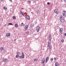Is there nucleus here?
Wrapping results in <instances>:
<instances>
[{
    "mask_svg": "<svg viewBox=\"0 0 66 66\" xmlns=\"http://www.w3.org/2000/svg\"><path fill=\"white\" fill-rule=\"evenodd\" d=\"M6 36L7 37H10L11 35V34L10 33H7L6 35Z\"/></svg>",
    "mask_w": 66,
    "mask_h": 66,
    "instance_id": "nucleus-10",
    "label": "nucleus"
},
{
    "mask_svg": "<svg viewBox=\"0 0 66 66\" xmlns=\"http://www.w3.org/2000/svg\"><path fill=\"white\" fill-rule=\"evenodd\" d=\"M1 64H0V66H1Z\"/></svg>",
    "mask_w": 66,
    "mask_h": 66,
    "instance_id": "nucleus-43",
    "label": "nucleus"
},
{
    "mask_svg": "<svg viewBox=\"0 0 66 66\" xmlns=\"http://www.w3.org/2000/svg\"><path fill=\"white\" fill-rule=\"evenodd\" d=\"M3 62H4L5 63H6L7 62V59H6L4 58L2 60Z\"/></svg>",
    "mask_w": 66,
    "mask_h": 66,
    "instance_id": "nucleus-7",
    "label": "nucleus"
},
{
    "mask_svg": "<svg viewBox=\"0 0 66 66\" xmlns=\"http://www.w3.org/2000/svg\"><path fill=\"white\" fill-rule=\"evenodd\" d=\"M3 9L5 10H7V8H6V7H4Z\"/></svg>",
    "mask_w": 66,
    "mask_h": 66,
    "instance_id": "nucleus-24",
    "label": "nucleus"
},
{
    "mask_svg": "<svg viewBox=\"0 0 66 66\" xmlns=\"http://www.w3.org/2000/svg\"><path fill=\"white\" fill-rule=\"evenodd\" d=\"M16 57H17V58H18L19 56L18 55H16Z\"/></svg>",
    "mask_w": 66,
    "mask_h": 66,
    "instance_id": "nucleus-27",
    "label": "nucleus"
},
{
    "mask_svg": "<svg viewBox=\"0 0 66 66\" xmlns=\"http://www.w3.org/2000/svg\"><path fill=\"white\" fill-rule=\"evenodd\" d=\"M60 20L61 22L63 23V22H64V18H63V16L62 15H60Z\"/></svg>",
    "mask_w": 66,
    "mask_h": 66,
    "instance_id": "nucleus-2",
    "label": "nucleus"
},
{
    "mask_svg": "<svg viewBox=\"0 0 66 66\" xmlns=\"http://www.w3.org/2000/svg\"><path fill=\"white\" fill-rule=\"evenodd\" d=\"M1 51H3L4 50V48L3 47H1L0 48Z\"/></svg>",
    "mask_w": 66,
    "mask_h": 66,
    "instance_id": "nucleus-19",
    "label": "nucleus"
},
{
    "mask_svg": "<svg viewBox=\"0 0 66 66\" xmlns=\"http://www.w3.org/2000/svg\"><path fill=\"white\" fill-rule=\"evenodd\" d=\"M6 24H5L4 25V26H5V27H6Z\"/></svg>",
    "mask_w": 66,
    "mask_h": 66,
    "instance_id": "nucleus-39",
    "label": "nucleus"
},
{
    "mask_svg": "<svg viewBox=\"0 0 66 66\" xmlns=\"http://www.w3.org/2000/svg\"><path fill=\"white\" fill-rule=\"evenodd\" d=\"M36 30L37 32H39V30H40V27L39 26H37Z\"/></svg>",
    "mask_w": 66,
    "mask_h": 66,
    "instance_id": "nucleus-5",
    "label": "nucleus"
},
{
    "mask_svg": "<svg viewBox=\"0 0 66 66\" xmlns=\"http://www.w3.org/2000/svg\"><path fill=\"white\" fill-rule=\"evenodd\" d=\"M64 17L66 16V11H63V12L62 13Z\"/></svg>",
    "mask_w": 66,
    "mask_h": 66,
    "instance_id": "nucleus-4",
    "label": "nucleus"
},
{
    "mask_svg": "<svg viewBox=\"0 0 66 66\" xmlns=\"http://www.w3.org/2000/svg\"><path fill=\"white\" fill-rule=\"evenodd\" d=\"M33 3H35V1H33Z\"/></svg>",
    "mask_w": 66,
    "mask_h": 66,
    "instance_id": "nucleus-37",
    "label": "nucleus"
},
{
    "mask_svg": "<svg viewBox=\"0 0 66 66\" xmlns=\"http://www.w3.org/2000/svg\"><path fill=\"white\" fill-rule=\"evenodd\" d=\"M15 26L16 28H17L18 27V25L17 24H16L15 25Z\"/></svg>",
    "mask_w": 66,
    "mask_h": 66,
    "instance_id": "nucleus-16",
    "label": "nucleus"
},
{
    "mask_svg": "<svg viewBox=\"0 0 66 66\" xmlns=\"http://www.w3.org/2000/svg\"><path fill=\"white\" fill-rule=\"evenodd\" d=\"M50 4V3L47 2V4H48V5H49V4Z\"/></svg>",
    "mask_w": 66,
    "mask_h": 66,
    "instance_id": "nucleus-30",
    "label": "nucleus"
},
{
    "mask_svg": "<svg viewBox=\"0 0 66 66\" xmlns=\"http://www.w3.org/2000/svg\"><path fill=\"white\" fill-rule=\"evenodd\" d=\"M51 35H50L48 37V39L50 41H51Z\"/></svg>",
    "mask_w": 66,
    "mask_h": 66,
    "instance_id": "nucleus-8",
    "label": "nucleus"
},
{
    "mask_svg": "<svg viewBox=\"0 0 66 66\" xmlns=\"http://www.w3.org/2000/svg\"><path fill=\"white\" fill-rule=\"evenodd\" d=\"M19 53H20L19 52H17V54H19Z\"/></svg>",
    "mask_w": 66,
    "mask_h": 66,
    "instance_id": "nucleus-31",
    "label": "nucleus"
},
{
    "mask_svg": "<svg viewBox=\"0 0 66 66\" xmlns=\"http://www.w3.org/2000/svg\"><path fill=\"white\" fill-rule=\"evenodd\" d=\"M64 36H66V33H65L64 34Z\"/></svg>",
    "mask_w": 66,
    "mask_h": 66,
    "instance_id": "nucleus-34",
    "label": "nucleus"
},
{
    "mask_svg": "<svg viewBox=\"0 0 66 66\" xmlns=\"http://www.w3.org/2000/svg\"><path fill=\"white\" fill-rule=\"evenodd\" d=\"M22 15L23 16H24V15H25V14L24 13H23V12H22Z\"/></svg>",
    "mask_w": 66,
    "mask_h": 66,
    "instance_id": "nucleus-21",
    "label": "nucleus"
},
{
    "mask_svg": "<svg viewBox=\"0 0 66 66\" xmlns=\"http://www.w3.org/2000/svg\"><path fill=\"white\" fill-rule=\"evenodd\" d=\"M61 42L62 43H63V42H64V39H62L61 40Z\"/></svg>",
    "mask_w": 66,
    "mask_h": 66,
    "instance_id": "nucleus-23",
    "label": "nucleus"
},
{
    "mask_svg": "<svg viewBox=\"0 0 66 66\" xmlns=\"http://www.w3.org/2000/svg\"><path fill=\"white\" fill-rule=\"evenodd\" d=\"M3 0H1V1H2Z\"/></svg>",
    "mask_w": 66,
    "mask_h": 66,
    "instance_id": "nucleus-42",
    "label": "nucleus"
},
{
    "mask_svg": "<svg viewBox=\"0 0 66 66\" xmlns=\"http://www.w3.org/2000/svg\"><path fill=\"white\" fill-rule=\"evenodd\" d=\"M64 2H66V0H64Z\"/></svg>",
    "mask_w": 66,
    "mask_h": 66,
    "instance_id": "nucleus-35",
    "label": "nucleus"
},
{
    "mask_svg": "<svg viewBox=\"0 0 66 66\" xmlns=\"http://www.w3.org/2000/svg\"><path fill=\"white\" fill-rule=\"evenodd\" d=\"M9 1H12V0H9Z\"/></svg>",
    "mask_w": 66,
    "mask_h": 66,
    "instance_id": "nucleus-41",
    "label": "nucleus"
},
{
    "mask_svg": "<svg viewBox=\"0 0 66 66\" xmlns=\"http://www.w3.org/2000/svg\"><path fill=\"white\" fill-rule=\"evenodd\" d=\"M31 1H28V2H29V3H31Z\"/></svg>",
    "mask_w": 66,
    "mask_h": 66,
    "instance_id": "nucleus-32",
    "label": "nucleus"
},
{
    "mask_svg": "<svg viewBox=\"0 0 66 66\" xmlns=\"http://www.w3.org/2000/svg\"><path fill=\"white\" fill-rule=\"evenodd\" d=\"M14 41H15H15H16V39H14Z\"/></svg>",
    "mask_w": 66,
    "mask_h": 66,
    "instance_id": "nucleus-40",
    "label": "nucleus"
},
{
    "mask_svg": "<svg viewBox=\"0 0 66 66\" xmlns=\"http://www.w3.org/2000/svg\"><path fill=\"white\" fill-rule=\"evenodd\" d=\"M34 24L32 23L31 24L30 27L31 28H33V27H34Z\"/></svg>",
    "mask_w": 66,
    "mask_h": 66,
    "instance_id": "nucleus-14",
    "label": "nucleus"
},
{
    "mask_svg": "<svg viewBox=\"0 0 66 66\" xmlns=\"http://www.w3.org/2000/svg\"><path fill=\"white\" fill-rule=\"evenodd\" d=\"M27 28H28V25H26L25 27V30H27Z\"/></svg>",
    "mask_w": 66,
    "mask_h": 66,
    "instance_id": "nucleus-17",
    "label": "nucleus"
},
{
    "mask_svg": "<svg viewBox=\"0 0 66 66\" xmlns=\"http://www.w3.org/2000/svg\"><path fill=\"white\" fill-rule=\"evenodd\" d=\"M29 31H27L26 32V33H27V34H29Z\"/></svg>",
    "mask_w": 66,
    "mask_h": 66,
    "instance_id": "nucleus-28",
    "label": "nucleus"
},
{
    "mask_svg": "<svg viewBox=\"0 0 66 66\" xmlns=\"http://www.w3.org/2000/svg\"><path fill=\"white\" fill-rule=\"evenodd\" d=\"M34 13L33 12H31V14H33Z\"/></svg>",
    "mask_w": 66,
    "mask_h": 66,
    "instance_id": "nucleus-38",
    "label": "nucleus"
},
{
    "mask_svg": "<svg viewBox=\"0 0 66 66\" xmlns=\"http://www.w3.org/2000/svg\"><path fill=\"white\" fill-rule=\"evenodd\" d=\"M63 31V28H61L60 29L59 31L60 32V33H61V32H62Z\"/></svg>",
    "mask_w": 66,
    "mask_h": 66,
    "instance_id": "nucleus-9",
    "label": "nucleus"
},
{
    "mask_svg": "<svg viewBox=\"0 0 66 66\" xmlns=\"http://www.w3.org/2000/svg\"><path fill=\"white\" fill-rule=\"evenodd\" d=\"M45 64H43V66H45Z\"/></svg>",
    "mask_w": 66,
    "mask_h": 66,
    "instance_id": "nucleus-33",
    "label": "nucleus"
},
{
    "mask_svg": "<svg viewBox=\"0 0 66 66\" xmlns=\"http://www.w3.org/2000/svg\"><path fill=\"white\" fill-rule=\"evenodd\" d=\"M19 57L20 59H23L24 58V55L23 52L22 53V55L20 56Z\"/></svg>",
    "mask_w": 66,
    "mask_h": 66,
    "instance_id": "nucleus-3",
    "label": "nucleus"
},
{
    "mask_svg": "<svg viewBox=\"0 0 66 66\" xmlns=\"http://www.w3.org/2000/svg\"><path fill=\"white\" fill-rule=\"evenodd\" d=\"M49 60V57H47L46 58V62H47Z\"/></svg>",
    "mask_w": 66,
    "mask_h": 66,
    "instance_id": "nucleus-15",
    "label": "nucleus"
},
{
    "mask_svg": "<svg viewBox=\"0 0 66 66\" xmlns=\"http://www.w3.org/2000/svg\"><path fill=\"white\" fill-rule=\"evenodd\" d=\"M39 10H38L37 11V14H38V13H39Z\"/></svg>",
    "mask_w": 66,
    "mask_h": 66,
    "instance_id": "nucleus-25",
    "label": "nucleus"
},
{
    "mask_svg": "<svg viewBox=\"0 0 66 66\" xmlns=\"http://www.w3.org/2000/svg\"><path fill=\"white\" fill-rule=\"evenodd\" d=\"M51 61H53V58H52L51 59Z\"/></svg>",
    "mask_w": 66,
    "mask_h": 66,
    "instance_id": "nucleus-29",
    "label": "nucleus"
},
{
    "mask_svg": "<svg viewBox=\"0 0 66 66\" xmlns=\"http://www.w3.org/2000/svg\"><path fill=\"white\" fill-rule=\"evenodd\" d=\"M45 59L44 58H43L41 62L42 63V64H44V63L45 62Z\"/></svg>",
    "mask_w": 66,
    "mask_h": 66,
    "instance_id": "nucleus-11",
    "label": "nucleus"
},
{
    "mask_svg": "<svg viewBox=\"0 0 66 66\" xmlns=\"http://www.w3.org/2000/svg\"><path fill=\"white\" fill-rule=\"evenodd\" d=\"M13 18L14 19H16V17H15V16H13Z\"/></svg>",
    "mask_w": 66,
    "mask_h": 66,
    "instance_id": "nucleus-26",
    "label": "nucleus"
},
{
    "mask_svg": "<svg viewBox=\"0 0 66 66\" xmlns=\"http://www.w3.org/2000/svg\"><path fill=\"white\" fill-rule=\"evenodd\" d=\"M26 18L28 20H29V19H30V16L28 15H27Z\"/></svg>",
    "mask_w": 66,
    "mask_h": 66,
    "instance_id": "nucleus-13",
    "label": "nucleus"
},
{
    "mask_svg": "<svg viewBox=\"0 0 66 66\" xmlns=\"http://www.w3.org/2000/svg\"><path fill=\"white\" fill-rule=\"evenodd\" d=\"M8 25H13V24L11 23H8Z\"/></svg>",
    "mask_w": 66,
    "mask_h": 66,
    "instance_id": "nucleus-20",
    "label": "nucleus"
},
{
    "mask_svg": "<svg viewBox=\"0 0 66 66\" xmlns=\"http://www.w3.org/2000/svg\"><path fill=\"white\" fill-rule=\"evenodd\" d=\"M55 66H59V64L57 62H56L55 63Z\"/></svg>",
    "mask_w": 66,
    "mask_h": 66,
    "instance_id": "nucleus-12",
    "label": "nucleus"
},
{
    "mask_svg": "<svg viewBox=\"0 0 66 66\" xmlns=\"http://www.w3.org/2000/svg\"><path fill=\"white\" fill-rule=\"evenodd\" d=\"M54 12L56 14H58L59 13V10H58L57 9H56L54 11Z\"/></svg>",
    "mask_w": 66,
    "mask_h": 66,
    "instance_id": "nucleus-6",
    "label": "nucleus"
},
{
    "mask_svg": "<svg viewBox=\"0 0 66 66\" xmlns=\"http://www.w3.org/2000/svg\"><path fill=\"white\" fill-rule=\"evenodd\" d=\"M37 60H38V59H37V58H36L34 59V61H35V62L36 61H37Z\"/></svg>",
    "mask_w": 66,
    "mask_h": 66,
    "instance_id": "nucleus-18",
    "label": "nucleus"
},
{
    "mask_svg": "<svg viewBox=\"0 0 66 66\" xmlns=\"http://www.w3.org/2000/svg\"><path fill=\"white\" fill-rule=\"evenodd\" d=\"M47 47H49L48 48L49 50L50 51H51V50H52V46H50V43L49 42H48V43Z\"/></svg>",
    "mask_w": 66,
    "mask_h": 66,
    "instance_id": "nucleus-1",
    "label": "nucleus"
},
{
    "mask_svg": "<svg viewBox=\"0 0 66 66\" xmlns=\"http://www.w3.org/2000/svg\"><path fill=\"white\" fill-rule=\"evenodd\" d=\"M54 60H56V59L55 58V57L54 58Z\"/></svg>",
    "mask_w": 66,
    "mask_h": 66,
    "instance_id": "nucleus-36",
    "label": "nucleus"
},
{
    "mask_svg": "<svg viewBox=\"0 0 66 66\" xmlns=\"http://www.w3.org/2000/svg\"><path fill=\"white\" fill-rule=\"evenodd\" d=\"M23 25H24V24L23 23H22L21 24V26H23Z\"/></svg>",
    "mask_w": 66,
    "mask_h": 66,
    "instance_id": "nucleus-22",
    "label": "nucleus"
}]
</instances>
